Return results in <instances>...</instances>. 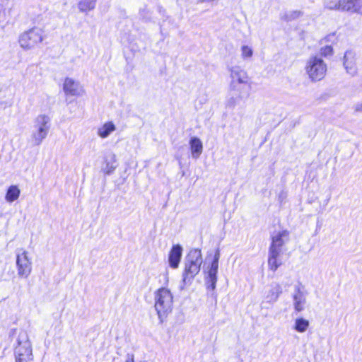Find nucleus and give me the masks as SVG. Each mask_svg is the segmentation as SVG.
<instances>
[{"instance_id": "f257e3e1", "label": "nucleus", "mask_w": 362, "mask_h": 362, "mask_svg": "<svg viewBox=\"0 0 362 362\" xmlns=\"http://www.w3.org/2000/svg\"><path fill=\"white\" fill-rule=\"evenodd\" d=\"M289 232L283 230L272 235V243L269 248L268 267L275 272L282 264V255L286 251L285 245L289 241Z\"/></svg>"}, {"instance_id": "cd10ccee", "label": "nucleus", "mask_w": 362, "mask_h": 362, "mask_svg": "<svg viewBox=\"0 0 362 362\" xmlns=\"http://www.w3.org/2000/svg\"><path fill=\"white\" fill-rule=\"evenodd\" d=\"M337 40V37L335 35V33H332L328 35H327L324 39L322 40V42H334Z\"/></svg>"}, {"instance_id": "a878e982", "label": "nucleus", "mask_w": 362, "mask_h": 362, "mask_svg": "<svg viewBox=\"0 0 362 362\" xmlns=\"http://www.w3.org/2000/svg\"><path fill=\"white\" fill-rule=\"evenodd\" d=\"M253 50L247 45H243L241 47V57L243 59H248L252 57Z\"/></svg>"}, {"instance_id": "a211bd4d", "label": "nucleus", "mask_w": 362, "mask_h": 362, "mask_svg": "<svg viewBox=\"0 0 362 362\" xmlns=\"http://www.w3.org/2000/svg\"><path fill=\"white\" fill-rule=\"evenodd\" d=\"M115 129L116 127L113 122H108L98 129V135L105 139L108 137Z\"/></svg>"}, {"instance_id": "aec40b11", "label": "nucleus", "mask_w": 362, "mask_h": 362, "mask_svg": "<svg viewBox=\"0 0 362 362\" xmlns=\"http://www.w3.org/2000/svg\"><path fill=\"white\" fill-rule=\"evenodd\" d=\"M281 292V287L279 284H275L272 285L271 289L269 291L266 296L267 302L272 303L276 301Z\"/></svg>"}, {"instance_id": "412c9836", "label": "nucleus", "mask_w": 362, "mask_h": 362, "mask_svg": "<svg viewBox=\"0 0 362 362\" xmlns=\"http://www.w3.org/2000/svg\"><path fill=\"white\" fill-rule=\"evenodd\" d=\"M97 0H78V8L82 13H88L95 8Z\"/></svg>"}, {"instance_id": "c85d7f7f", "label": "nucleus", "mask_w": 362, "mask_h": 362, "mask_svg": "<svg viewBox=\"0 0 362 362\" xmlns=\"http://www.w3.org/2000/svg\"><path fill=\"white\" fill-rule=\"evenodd\" d=\"M238 100H240L238 98H237V96L235 97H231L230 98H229L227 101V106L228 107H230V108H233L236 104H237V102H238Z\"/></svg>"}, {"instance_id": "20e7f679", "label": "nucleus", "mask_w": 362, "mask_h": 362, "mask_svg": "<svg viewBox=\"0 0 362 362\" xmlns=\"http://www.w3.org/2000/svg\"><path fill=\"white\" fill-rule=\"evenodd\" d=\"M14 352L16 362H29L33 360L32 345L26 331L18 332Z\"/></svg>"}, {"instance_id": "7c9ffc66", "label": "nucleus", "mask_w": 362, "mask_h": 362, "mask_svg": "<svg viewBox=\"0 0 362 362\" xmlns=\"http://www.w3.org/2000/svg\"><path fill=\"white\" fill-rule=\"evenodd\" d=\"M16 332V329H11V332H10V336L14 334Z\"/></svg>"}, {"instance_id": "f8f14e48", "label": "nucleus", "mask_w": 362, "mask_h": 362, "mask_svg": "<svg viewBox=\"0 0 362 362\" xmlns=\"http://www.w3.org/2000/svg\"><path fill=\"white\" fill-rule=\"evenodd\" d=\"M356 54L353 50H347L343 57V65L347 74L354 76L357 73Z\"/></svg>"}, {"instance_id": "f03ea898", "label": "nucleus", "mask_w": 362, "mask_h": 362, "mask_svg": "<svg viewBox=\"0 0 362 362\" xmlns=\"http://www.w3.org/2000/svg\"><path fill=\"white\" fill-rule=\"evenodd\" d=\"M203 263L202 255L200 250L192 249L187 255L184 262L181 289L189 286L194 277L199 274Z\"/></svg>"}, {"instance_id": "39448f33", "label": "nucleus", "mask_w": 362, "mask_h": 362, "mask_svg": "<svg viewBox=\"0 0 362 362\" xmlns=\"http://www.w3.org/2000/svg\"><path fill=\"white\" fill-rule=\"evenodd\" d=\"M305 71L312 82H317L325 77L327 66L320 57L311 56L306 61Z\"/></svg>"}, {"instance_id": "dca6fc26", "label": "nucleus", "mask_w": 362, "mask_h": 362, "mask_svg": "<svg viewBox=\"0 0 362 362\" xmlns=\"http://www.w3.org/2000/svg\"><path fill=\"white\" fill-rule=\"evenodd\" d=\"M342 11L362 15V0H342Z\"/></svg>"}, {"instance_id": "5701e85b", "label": "nucleus", "mask_w": 362, "mask_h": 362, "mask_svg": "<svg viewBox=\"0 0 362 362\" xmlns=\"http://www.w3.org/2000/svg\"><path fill=\"white\" fill-rule=\"evenodd\" d=\"M20 193V189L16 185H11L7 190L5 199L8 202H13L19 197Z\"/></svg>"}, {"instance_id": "4468645a", "label": "nucleus", "mask_w": 362, "mask_h": 362, "mask_svg": "<svg viewBox=\"0 0 362 362\" xmlns=\"http://www.w3.org/2000/svg\"><path fill=\"white\" fill-rule=\"evenodd\" d=\"M117 165L116 155L110 152L105 156L104 166L101 170L104 174L110 175L113 173Z\"/></svg>"}, {"instance_id": "f3484780", "label": "nucleus", "mask_w": 362, "mask_h": 362, "mask_svg": "<svg viewBox=\"0 0 362 362\" xmlns=\"http://www.w3.org/2000/svg\"><path fill=\"white\" fill-rule=\"evenodd\" d=\"M189 145L192 157L197 159L203 151V145L201 140L197 137H192L190 139Z\"/></svg>"}, {"instance_id": "423d86ee", "label": "nucleus", "mask_w": 362, "mask_h": 362, "mask_svg": "<svg viewBox=\"0 0 362 362\" xmlns=\"http://www.w3.org/2000/svg\"><path fill=\"white\" fill-rule=\"evenodd\" d=\"M50 122V117L44 114L39 115L35 119L31 134L32 142L34 145H40L47 137L51 126Z\"/></svg>"}, {"instance_id": "2eb2a0df", "label": "nucleus", "mask_w": 362, "mask_h": 362, "mask_svg": "<svg viewBox=\"0 0 362 362\" xmlns=\"http://www.w3.org/2000/svg\"><path fill=\"white\" fill-rule=\"evenodd\" d=\"M182 254V247L180 245H173L170 251L168 261L170 267L177 269Z\"/></svg>"}, {"instance_id": "9b49d317", "label": "nucleus", "mask_w": 362, "mask_h": 362, "mask_svg": "<svg viewBox=\"0 0 362 362\" xmlns=\"http://www.w3.org/2000/svg\"><path fill=\"white\" fill-rule=\"evenodd\" d=\"M63 90L66 95L71 96H81L84 93V89L81 84L69 77L64 80Z\"/></svg>"}, {"instance_id": "6e6552de", "label": "nucleus", "mask_w": 362, "mask_h": 362, "mask_svg": "<svg viewBox=\"0 0 362 362\" xmlns=\"http://www.w3.org/2000/svg\"><path fill=\"white\" fill-rule=\"evenodd\" d=\"M16 267L19 277L28 278L32 271V262L28 252L23 250L16 256Z\"/></svg>"}, {"instance_id": "7ed1b4c3", "label": "nucleus", "mask_w": 362, "mask_h": 362, "mask_svg": "<svg viewBox=\"0 0 362 362\" xmlns=\"http://www.w3.org/2000/svg\"><path fill=\"white\" fill-rule=\"evenodd\" d=\"M154 307L160 323H163L173 310V296L166 288H159L155 293Z\"/></svg>"}, {"instance_id": "ddd939ff", "label": "nucleus", "mask_w": 362, "mask_h": 362, "mask_svg": "<svg viewBox=\"0 0 362 362\" xmlns=\"http://www.w3.org/2000/svg\"><path fill=\"white\" fill-rule=\"evenodd\" d=\"M293 299L295 310L298 312L303 310L306 303V296L300 285L295 286Z\"/></svg>"}, {"instance_id": "b1692460", "label": "nucleus", "mask_w": 362, "mask_h": 362, "mask_svg": "<svg viewBox=\"0 0 362 362\" xmlns=\"http://www.w3.org/2000/svg\"><path fill=\"white\" fill-rule=\"evenodd\" d=\"M309 325L310 322L308 320L303 317H299L296 319L293 329L298 332L303 333L308 329Z\"/></svg>"}, {"instance_id": "bb28decb", "label": "nucleus", "mask_w": 362, "mask_h": 362, "mask_svg": "<svg viewBox=\"0 0 362 362\" xmlns=\"http://www.w3.org/2000/svg\"><path fill=\"white\" fill-rule=\"evenodd\" d=\"M320 55L322 57L331 56L333 54V49L331 45H325L321 47L320 50Z\"/></svg>"}, {"instance_id": "6ab92c4d", "label": "nucleus", "mask_w": 362, "mask_h": 362, "mask_svg": "<svg viewBox=\"0 0 362 362\" xmlns=\"http://www.w3.org/2000/svg\"><path fill=\"white\" fill-rule=\"evenodd\" d=\"M303 15V12L300 10L287 11L281 14L280 18L282 21L290 22L300 18Z\"/></svg>"}, {"instance_id": "9d476101", "label": "nucleus", "mask_w": 362, "mask_h": 362, "mask_svg": "<svg viewBox=\"0 0 362 362\" xmlns=\"http://www.w3.org/2000/svg\"><path fill=\"white\" fill-rule=\"evenodd\" d=\"M230 81V84H248L249 76L247 72L240 66H232L229 69Z\"/></svg>"}, {"instance_id": "1a4fd4ad", "label": "nucleus", "mask_w": 362, "mask_h": 362, "mask_svg": "<svg viewBox=\"0 0 362 362\" xmlns=\"http://www.w3.org/2000/svg\"><path fill=\"white\" fill-rule=\"evenodd\" d=\"M220 257V252L218 250H216L214 260L211 262V267L208 271V275L206 278V284L212 290L215 289L217 281V272L218 268V259Z\"/></svg>"}, {"instance_id": "4be33fe9", "label": "nucleus", "mask_w": 362, "mask_h": 362, "mask_svg": "<svg viewBox=\"0 0 362 362\" xmlns=\"http://www.w3.org/2000/svg\"><path fill=\"white\" fill-rule=\"evenodd\" d=\"M247 84H230L229 90L233 93L234 95L237 96L239 99H243L246 95L247 91L245 86Z\"/></svg>"}, {"instance_id": "393cba45", "label": "nucleus", "mask_w": 362, "mask_h": 362, "mask_svg": "<svg viewBox=\"0 0 362 362\" xmlns=\"http://www.w3.org/2000/svg\"><path fill=\"white\" fill-rule=\"evenodd\" d=\"M324 5L329 10L342 11V0H324Z\"/></svg>"}, {"instance_id": "c756f323", "label": "nucleus", "mask_w": 362, "mask_h": 362, "mask_svg": "<svg viewBox=\"0 0 362 362\" xmlns=\"http://www.w3.org/2000/svg\"><path fill=\"white\" fill-rule=\"evenodd\" d=\"M354 110L356 112H362V101L356 103L354 105Z\"/></svg>"}, {"instance_id": "0eeeda50", "label": "nucleus", "mask_w": 362, "mask_h": 362, "mask_svg": "<svg viewBox=\"0 0 362 362\" xmlns=\"http://www.w3.org/2000/svg\"><path fill=\"white\" fill-rule=\"evenodd\" d=\"M42 29L35 27L23 33L18 39L20 46L25 50H30L37 47L44 40Z\"/></svg>"}]
</instances>
